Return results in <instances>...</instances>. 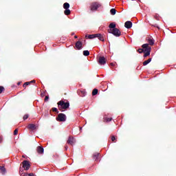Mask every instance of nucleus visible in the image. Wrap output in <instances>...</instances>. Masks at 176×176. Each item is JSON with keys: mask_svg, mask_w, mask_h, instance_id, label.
I'll list each match as a JSON object with an SVG mask.
<instances>
[{"mask_svg": "<svg viewBox=\"0 0 176 176\" xmlns=\"http://www.w3.org/2000/svg\"><path fill=\"white\" fill-rule=\"evenodd\" d=\"M142 47V48L138 50V53H144V57H148V56L151 55V50H152V47L149 46V44H143Z\"/></svg>", "mask_w": 176, "mask_h": 176, "instance_id": "f257e3e1", "label": "nucleus"}, {"mask_svg": "<svg viewBox=\"0 0 176 176\" xmlns=\"http://www.w3.org/2000/svg\"><path fill=\"white\" fill-rule=\"evenodd\" d=\"M58 108L60 112H64L65 109H68L69 108V102H65L64 100H60L58 102Z\"/></svg>", "mask_w": 176, "mask_h": 176, "instance_id": "f03ea898", "label": "nucleus"}, {"mask_svg": "<svg viewBox=\"0 0 176 176\" xmlns=\"http://www.w3.org/2000/svg\"><path fill=\"white\" fill-rule=\"evenodd\" d=\"M107 31L109 34L114 35V36L119 37L122 35L120 30L116 28L115 29H109Z\"/></svg>", "mask_w": 176, "mask_h": 176, "instance_id": "7ed1b4c3", "label": "nucleus"}, {"mask_svg": "<svg viewBox=\"0 0 176 176\" xmlns=\"http://www.w3.org/2000/svg\"><path fill=\"white\" fill-rule=\"evenodd\" d=\"M98 8H101V3L98 2H92L89 6V9L91 12H96Z\"/></svg>", "mask_w": 176, "mask_h": 176, "instance_id": "20e7f679", "label": "nucleus"}, {"mask_svg": "<svg viewBox=\"0 0 176 176\" xmlns=\"http://www.w3.org/2000/svg\"><path fill=\"white\" fill-rule=\"evenodd\" d=\"M56 120L58 122H65V120H67V116L63 113H60L56 117Z\"/></svg>", "mask_w": 176, "mask_h": 176, "instance_id": "39448f33", "label": "nucleus"}, {"mask_svg": "<svg viewBox=\"0 0 176 176\" xmlns=\"http://www.w3.org/2000/svg\"><path fill=\"white\" fill-rule=\"evenodd\" d=\"M22 167L23 168H24V170H25V171H28V170H30V167H31V164H30V162L27 161V160H24L22 163Z\"/></svg>", "mask_w": 176, "mask_h": 176, "instance_id": "423d86ee", "label": "nucleus"}, {"mask_svg": "<svg viewBox=\"0 0 176 176\" xmlns=\"http://www.w3.org/2000/svg\"><path fill=\"white\" fill-rule=\"evenodd\" d=\"M75 142H76V140L72 136H69L67 141V143L69 144V145H72V146L75 145Z\"/></svg>", "mask_w": 176, "mask_h": 176, "instance_id": "0eeeda50", "label": "nucleus"}, {"mask_svg": "<svg viewBox=\"0 0 176 176\" xmlns=\"http://www.w3.org/2000/svg\"><path fill=\"white\" fill-rule=\"evenodd\" d=\"M98 63L100 65H105V64H107V59H105V57L100 56L98 58Z\"/></svg>", "mask_w": 176, "mask_h": 176, "instance_id": "6e6552de", "label": "nucleus"}, {"mask_svg": "<svg viewBox=\"0 0 176 176\" xmlns=\"http://www.w3.org/2000/svg\"><path fill=\"white\" fill-rule=\"evenodd\" d=\"M95 38H98L99 41H101L102 42H104L105 41L104 38V35L100 33L95 34Z\"/></svg>", "mask_w": 176, "mask_h": 176, "instance_id": "1a4fd4ad", "label": "nucleus"}, {"mask_svg": "<svg viewBox=\"0 0 176 176\" xmlns=\"http://www.w3.org/2000/svg\"><path fill=\"white\" fill-rule=\"evenodd\" d=\"M82 46H83V43H82V42L81 41H77L76 43V50H82Z\"/></svg>", "mask_w": 176, "mask_h": 176, "instance_id": "9d476101", "label": "nucleus"}, {"mask_svg": "<svg viewBox=\"0 0 176 176\" xmlns=\"http://www.w3.org/2000/svg\"><path fill=\"white\" fill-rule=\"evenodd\" d=\"M147 41H148L147 45H148V46H149V45H150V46H153V45H155V40L152 37H149L148 38Z\"/></svg>", "mask_w": 176, "mask_h": 176, "instance_id": "9b49d317", "label": "nucleus"}, {"mask_svg": "<svg viewBox=\"0 0 176 176\" xmlns=\"http://www.w3.org/2000/svg\"><path fill=\"white\" fill-rule=\"evenodd\" d=\"M124 27H125V28L130 29V28H131V27H133V23H131V21H127L124 23Z\"/></svg>", "mask_w": 176, "mask_h": 176, "instance_id": "f8f14e48", "label": "nucleus"}, {"mask_svg": "<svg viewBox=\"0 0 176 176\" xmlns=\"http://www.w3.org/2000/svg\"><path fill=\"white\" fill-rule=\"evenodd\" d=\"M37 153H38L40 155H42L44 152V149L43 146H38L36 148Z\"/></svg>", "mask_w": 176, "mask_h": 176, "instance_id": "ddd939ff", "label": "nucleus"}, {"mask_svg": "<svg viewBox=\"0 0 176 176\" xmlns=\"http://www.w3.org/2000/svg\"><path fill=\"white\" fill-rule=\"evenodd\" d=\"M28 129H29V130H35L36 129V125H35L34 124H30L28 126Z\"/></svg>", "mask_w": 176, "mask_h": 176, "instance_id": "4468645a", "label": "nucleus"}, {"mask_svg": "<svg viewBox=\"0 0 176 176\" xmlns=\"http://www.w3.org/2000/svg\"><path fill=\"white\" fill-rule=\"evenodd\" d=\"M109 30H115V28H116V24H115L114 23H110L109 25Z\"/></svg>", "mask_w": 176, "mask_h": 176, "instance_id": "2eb2a0df", "label": "nucleus"}, {"mask_svg": "<svg viewBox=\"0 0 176 176\" xmlns=\"http://www.w3.org/2000/svg\"><path fill=\"white\" fill-rule=\"evenodd\" d=\"M98 156H100V153H95L94 155H93V160H97V159H98Z\"/></svg>", "mask_w": 176, "mask_h": 176, "instance_id": "dca6fc26", "label": "nucleus"}, {"mask_svg": "<svg viewBox=\"0 0 176 176\" xmlns=\"http://www.w3.org/2000/svg\"><path fill=\"white\" fill-rule=\"evenodd\" d=\"M151 61H152V58H150L148 60H145L144 62H143V65H148V64H149V63H151Z\"/></svg>", "mask_w": 176, "mask_h": 176, "instance_id": "f3484780", "label": "nucleus"}, {"mask_svg": "<svg viewBox=\"0 0 176 176\" xmlns=\"http://www.w3.org/2000/svg\"><path fill=\"white\" fill-rule=\"evenodd\" d=\"M64 13L65 16H69V14H71V10L69 8L65 9V10L64 11Z\"/></svg>", "mask_w": 176, "mask_h": 176, "instance_id": "a211bd4d", "label": "nucleus"}, {"mask_svg": "<svg viewBox=\"0 0 176 176\" xmlns=\"http://www.w3.org/2000/svg\"><path fill=\"white\" fill-rule=\"evenodd\" d=\"M85 38H88V39H94V38H96V34H89L88 36L86 35Z\"/></svg>", "mask_w": 176, "mask_h": 176, "instance_id": "6ab92c4d", "label": "nucleus"}, {"mask_svg": "<svg viewBox=\"0 0 176 176\" xmlns=\"http://www.w3.org/2000/svg\"><path fill=\"white\" fill-rule=\"evenodd\" d=\"M83 56H85L86 57H87V56H90V52H89V50L83 51Z\"/></svg>", "mask_w": 176, "mask_h": 176, "instance_id": "aec40b11", "label": "nucleus"}, {"mask_svg": "<svg viewBox=\"0 0 176 176\" xmlns=\"http://www.w3.org/2000/svg\"><path fill=\"white\" fill-rule=\"evenodd\" d=\"M111 120H112V118H107V117L103 118V122H111Z\"/></svg>", "mask_w": 176, "mask_h": 176, "instance_id": "412c9836", "label": "nucleus"}, {"mask_svg": "<svg viewBox=\"0 0 176 176\" xmlns=\"http://www.w3.org/2000/svg\"><path fill=\"white\" fill-rule=\"evenodd\" d=\"M110 13H111V14H112L113 16H115V14H116V10L115 8L111 9Z\"/></svg>", "mask_w": 176, "mask_h": 176, "instance_id": "4be33fe9", "label": "nucleus"}, {"mask_svg": "<svg viewBox=\"0 0 176 176\" xmlns=\"http://www.w3.org/2000/svg\"><path fill=\"white\" fill-rule=\"evenodd\" d=\"M0 170L3 174H5L6 173V168L5 166H0Z\"/></svg>", "mask_w": 176, "mask_h": 176, "instance_id": "5701e85b", "label": "nucleus"}, {"mask_svg": "<svg viewBox=\"0 0 176 176\" xmlns=\"http://www.w3.org/2000/svg\"><path fill=\"white\" fill-rule=\"evenodd\" d=\"M98 94V89H94L92 91V96H97Z\"/></svg>", "mask_w": 176, "mask_h": 176, "instance_id": "b1692460", "label": "nucleus"}, {"mask_svg": "<svg viewBox=\"0 0 176 176\" xmlns=\"http://www.w3.org/2000/svg\"><path fill=\"white\" fill-rule=\"evenodd\" d=\"M21 176H35L33 173H22Z\"/></svg>", "mask_w": 176, "mask_h": 176, "instance_id": "393cba45", "label": "nucleus"}, {"mask_svg": "<svg viewBox=\"0 0 176 176\" xmlns=\"http://www.w3.org/2000/svg\"><path fill=\"white\" fill-rule=\"evenodd\" d=\"M63 8H65V9H69V4L68 3H65L63 4Z\"/></svg>", "mask_w": 176, "mask_h": 176, "instance_id": "a878e982", "label": "nucleus"}, {"mask_svg": "<svg viewBox=\"0 0 176 176\" xmlns=\"http://www.w3.org/2000/svg\"><path fill=\"white\" fill-rule=\"evenodd\" d=\"M52 111L53 112H56V113H58V110L56 107H53L52 108Z\"/></svg>", "mask_w": 176, "mask_h": 176, "instance_id": "bb28decb", "label": "nucleus"}, {"mask_svg": "<svg viewBox=\"0 0 176 176\" xmlns=\"http://www.w3.org/2000/svg\"><path fill=\"white\" fill-rule=\"evenodd\" d=\"M29 85H30V82H25V83L23 84V87L25 89V87H27V86H29Z\"/></svg>", "mask_w": 176, "mask_h": 176, "instance_id": "cd10ccee", "label": "nucleus"}, {"mask_svg": "<svg viewBox=\"0 0 176 176\" xmlns=\"http://www.w3.org/2000/svg\"><path fill=\"white\" fill-rule=\"evenodd\" d=\"M28 114H25L24 116H23V120H27V119H28Z\"/></svg>", "mask_w": 176, "mask_h": 176, "instance_id": "c85d7f7f", "label": "nucleus"}, {"mask_svg": "<svg viewBox=\"0 0 176 176\" xmlns=\"http://www.w3.org/2000/svg\"><path fill=\"white\" fill-rule=\"evenodd\" d=\"M5 90V87L0 86V94Z\"/></svg>", "mask_w": 176, "mask_h": 176, "instance_id": "c756f323", "label": "nucleus"}, {"mask_svg": "<svg viewBox=\"0 0 176 176\" xmlns=\"http://www.w3.org/2000/svg\"><path fill=\"white\" fill-rule=\"evenodd\" d=\"M116 140V138L115 137V135H113V136L111 137V141H112V142H115Z\"/></svg>", "mask_w": 176, "mask_h": 176, "instance_id": "7c9ffc66", "label": "nucleus"}, {"mask_svg": "<svg viewBox=\"0 0 176 176\" xmlns=\"http://www.w3.org/2000/svg\"><path fill=\"white\" fill-rule=\"evenodd\" d=\"M3 142V137L1 135H0V144H2Z\"/></svg>", "mask_w": 176, "mask_h": 176, "instance_id": "2f4dec72", "label": "nucleus"}, {"mask_svg": "<svg viewBox=\"0 0 176 176\" xmlns=\"http://www.w3.org/2000/svg\"><path fill=\"white\" fill-rule=\"evenodd\" d=\"M19 133V130L18 129H15L14 131V135H17V133Z\"/></svg>", "mask_w": 176, "mask_h": 176, "instance_id": "473e14b6", "label": "nucleus"}, {"mask_svg": "<svg viewBox=\"0 0 176 176\" xmlns=\"http://www.w3.org/2000/svg\"><path fill=\"white\" fill-rule=\"evenodd\" d=\"M44 100H45V102L49 101V96H46L45 98V99H44Z\"/></svg>", "mask_w": 176, "mask_h": 176, "instance_id": "72a5a7b5", "label": "nucleus"}, {"mask_svg": "<svg viewBox=\"0 0 176 176\" xmlns=\"http://www.w3.org/2000/svg\"><path fill=\"white\" fill-rule=\"evenodd\" d=\"M19 174H21V175L23 174V169L21 168L19 169Z\"/></svg>", "mask_w": 176, "mask_h": 176, "instance_id": "f704fd0d", "label": "nucleus"}, {"mask_svg": "<svg viewBox=\"0 0 176 176\" xmlns=\"http://www.w3.org/2000/svg\"><path fill=\"white\" fill-rule=\"evenodd\" d=\"M28 83H30V85H31V83H35V80H32L30 82H28Z\"/></svg>", "mask_w": 176, "mask_h": 176, "instance_id": "c9c22d12", "label": "nucleus"}, {"mask_svg": "<svg viewBox=\"0 0 176 176\" xmlns=\"http://www.w3.org/2000/svg\"><path fill=\"white\" fill-rule=\"evenodd\" d=\"M81 94H82V97H85V96H86V93H85L84 91H81Z\"/></svg>", "mask_w": 176, "mask_h": 176, "instance_id": "e433bc0d", "label": "nucleus"}, {"mask_svg": "<svg viewBox=\"0 0 176 176\" xmlns=\"http://www.w3.org/2000/svg\"><path fill=\"white\" fill-rule=\"evenodd\" d=\"M110 65H111V67H115V66L116 65V64H115V63H111Z\"/></svg>", "mask_w": 176, "mask_h": 176, "instance_id": "4c0bfd02", "label": "nucleus"}, {"mask_svg": "<svg viewBox=\"0 0 176 176\" xmlns=\"http://www.w3.org/2000/svg\"><path fill=\"white\" fill-rule=\"evenodd\" d=\"M65 149L66 151H67V150H68V146H65Z\"/></svg>", "mask_w": 176, "mask_h": 176, "instance_id": "58836bf2", "label": "nucleus"}, {"mask_svg": "<svg viewBox=\"0 0 176 176\" xmlns=\"http://www.w3.org/2000/svg\"><path fill=\"white\" fill-rule=\"evenodd\" d=\"M17 85H18V86H20V85H21V82H18Z\"/></svg>", "mask_w": 176, "mask_h": 176, "instance_id": "ea45409f", "label": "nucleus"}, {"mask_svg": "<svg viewBox=\"0 0 176 176\" xmlns=\"http://www.w3.org/2000/svg\"><path fill=\"white\" fill-rule=\"evenodd\" d=\"M74 38H75V39H77L78 36H75Z\"/></svg>", "mask_w": 176, "mask_h": 176, "instance_id": "a19ab883", "label": "nucleus"}, {"mask_svg": "<svg viewBox=\"0 0 176 176\" xmlns=\"http://www.w3.org/2000/svg\"><path fill=\"white\" fill-rule=\"evenodd\" d=\"M72 35H74V33H72Z\"/></svg>", "mask_w": 176, "mask_h": 176, "instance_id": "79ce46f5", "label": "nucleus"}, {"mask_svg": "<svg viewBox=\"0 0 176 176\" xmlns=\"http://www.w3.org/2000/svg\"><path fill=\"white\" fill-rule=\"evenodd\" d=\"M138 1H140L141 0H138Z\"/></svg>", "mask_w": 176, "mask_h": 176, "instance_id": "37998d69", "label": "nucleus"}]
</instances>
